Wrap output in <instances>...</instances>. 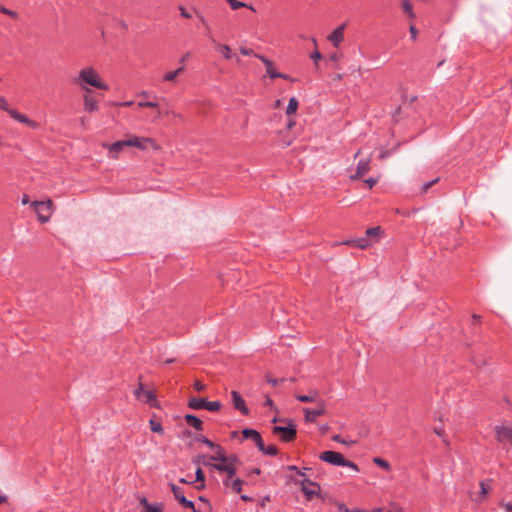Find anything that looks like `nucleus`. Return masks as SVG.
I'll return each instance as SVG.
<instances>
[{"mask_svg":"<svg viewBox=\"0 0 512 512\" xmlns=\"http://www.w3.org/2000/svg\"><path fill=\"white\" fill-rule=\"evenodd\" d=\"M195 481L200 482V485L196 486L198 490L203 489L205 487V475L201 468H197L195 472Z\"/></svg>","mask_w":512,"mask_h":512,"instance_id":"a878e982","label":"nucleus"},{"mask_svg":"<svg viewBox=\"0 0 512 512\" xmlns=\"http://www.w3.org/2000/svg\"><path fill=\"white\" fill-rule=\"evenodd\" d=\"M263 454L269 456H276L278 454V449L274 445L265 446L263 443V448L259 449Z\"/></svg>","mask_w":512,"mask_h":512,"instance_id":"7c9ffc66","label":"nucleus"},{"mask_svg":"<svg viewBox=\"0 0 512 512\" xmlns=\"http://www.w3.org/2000/svg\"><path fill=\"white\" fill-rule=\"evenodd\" d=\"M241 434H242L243 439L252 440L258 449L263 448V439H262L261 434L257 430L251 429V428H244L241 431Z\"/></svg>","mask_w":512,"mask_h":512,"instance_id":"ddd939ff","label":"nucleus"},{"mask_svg":"<svg viewBox=\"0 0 512 512\" xmlns=\"http://www.w3.org/2000/svg\"><path fill=\"white\" fill-rule=\"evenodd\" d=\"M188 407L194 410L206 409L210 412H216L221 409L220 401H208L206 398L192 397L188 401Z\"/></svg>","mask_w":512,"mask_h":512,"instance_id":"20e7f679","label":"nucleus"},{"mask_svg":"<svg viewBox=\"0 0 512 512\" xmlns=\"http://www.w3.org/2000/svg\"><path fill=\"white\" fill-rule=\"evenodd\" d=\"M171 115L176 118V119H179L180 121H183V117L180 113H177L175 111H171Z\"/></svg>","mask_w":512,"mask_h":512,"instance_id":"13d9d810","label":"nucleus"},{"mask_svg":"<svg viewBox=\"0 0 512 512\" xmlns=\"http://www.w3.org/2000/svg\"><path fill=\"white\" fill-rule=\"evenodd\" d=\"M287 470L294 471L298 476H300L301 480H293L296 485L301 486V491L305 495L308 501L312 500L314 497L320 496L321 487L317 482H314L307 478L306 473L301 470L296 465L287 466Z\"/></svg>","mask_w":512,"mask_h":512,"instance_id":"f03ea898","label":"nucleus"},{"mask_svg":"<svg viewBox=\"0 0 512 512\" xmlns=\"http://www.w3.org/2000/svg\"><path fill=\"white\" fill-rule=\"evenodd\" d=\"M480 488H481V491H480L481 497H485L488 493V488L486 487V484L484 481L480 482Z\"/></svg>","mask_w":512,"mask_h":512,"instance_id":"864d4df0","label":"nucleus"},{"mask_svg":"<svg viewBox=\"0 0 512 512\" xmlns=\"http://www.w3.org/2000/svg\"><path fill=\"white\" fill-rule=\"evenodd\" d=\"M380 233L381 228L379 226L371 227L366 230L365 237H367L370 240H373V242H376L378 240Z\"/></svg>","mask_w":512,"mask_h":512,"instance_id":"b1692460","label":"nucleus"},{"mask_svg":"<svg viewBox=\"0 0 512 512\" xmlns=\"http://www.w3.org/2000/svg\"><path fill=\"white\" fill-rule=\"evenodd\" d=\"M401 7L403 12L407 15L409 21L413 22L416 19V14L413 10L412 4L409 0H402Z\"/></svg>","mask_w":512,"mask_h":512,"instance_id":"4be33fe9","label":"nucleus"},{"mask_svg":"<svg viewBox=\"0 0 512 512\" xmlns=\"http://www.w3.org/2000/svg\"><path fill=\"white\" fill-rule=\"evenodd\" d=\"M273 434L279 435L283 442H291L296 438V426L289 423L288 426H274Z\"/></svg>","mask_w":512,"mask_h":512,"instance_id":"0eeeda50","label":"nucleus"},{"mask_svg":"<svg viewBox=\"0 0 512 512\" xmlns=\"http://www.w3.org/2000/svg\"><path fill=\"white\" fill-rule=\"evenodd\" d=\"M332 440L339 442V443L348 444V442H346L344 439H342L340 435L333 436Z\"/></svg>","mask_w":512,"mask_h":512,"instance_id":"4d7b16f0","label":"nucleus"},{"mask_svg":"<svg viewBox=\"0 0 512 512\" xmlns=\"http://www.w3.org/2000/svg\"><path fill=\"white\" fill-rule=\"evenodd\" d=\"M499 506L504 509L505 512H512V503L501 501Z\"/></svg>","mask_w":512,"mask_h":512,"instance_id":"49530a36","label":"nucleus"},{"mask_svg":"<svg viewBox=\"0 0 512 512\" xmlns=\"http://www.w3.org/2000/svg\"><path fill=\"white\" fill-rule=\"evenodd\" d=\"M230 7L233 9V10H237V9H240V8H249L251 10L254 11V8L252 6H249L247 5L246 3L244 2H241V1H238V0H232L230 1Z\"/></svg>","mask_w":512,"mask_h":512,"instance_id":"c9c22d12","label":"nucleus"},{"mask_svg":"<svg viewBox=\"0 0 512 512\" xmlns=\"http://www.w3.org/2000/svg\"><path fill=\"white\" fill-rule=\"evenodd\" d=\"M340 59V55L337 54V53H333L329 56V60L332 61V62H335L337 63Z\"/></svg>","mask_w":512,"mask_h":512,"instance_id":"6e6d98bb","label":"nucleus"},{"mask_svg":"<svg viewBox=\"0 0 512 512\" xmlns=\"http://www.w3.org/2000/svg\"><path fill=\"white\" fill-rule=\"evenodd\" d=\"M9 115L16 121L20 122V123H23V124H26L27 126H29L30 128L32 129H37L39 127V124L34 121V120H31L30 118H28L26 115L18 112L17 110H11L9 111Z\"/></svg>","mask_w":512,"mask_h":512,"instance_id":"dca6fc26","label":"nucleus"},{"mask_svg":"<svg viewBox=\"0 0 512 512\" xmlns=\"http://www.w3.org/2000/svg\"><path fill=\"white\" fill-rule=\"evenodd\" d=\"M127 141V146L129 147H135L141 151H146L149 148H152L153 150H159L160 146L149 137H138V136H131Z\"/></svg>","mask_w":512,"mask_h":512,"instance_id":"39448f33","label":"nucleus"},{"mask_svg":"<svg viewBox=\"0 0 512 512\" xmlns=\"http://www.w3.org/2000/svg\"><path fill=\"white\" fill-rule=\"evenodd\" d=\"M185 70V66L182 65L180 66L179 68H177L176 70L174 71H169V72H166L163 77H162V81L164 82H174L176 80V78L182 74Z\"/></svg>","mask_w":512,"mask_h":512,"instance_id":"412c9836","label":"nucleus"},{"mask_svg":"<svg viewBox=\"0 0 512 512\" xmlns=\"http://www.w3.org/2000/svg\"><path fill=\"white\" fill-rule=\"evenodd\" d=\"M232 481H233L232 479H229V477H226L225 479H223V485L225 487H229V486H231Z\"/></svg>","mask_w":512,"mask_h":512,"instance_id":"680f3d73","label":"nucleus"},{"mask_svg":"<svg viewBox=\"0 0 512 512\" xmlns=\"http://www.w3.org/2000/svg\"><path fill=\"white\" fill-rule=\"evenodd\" d=\"M365 183L369 186V188H372L373 186L376 185L377 179H375V178H368V179L365 180Z\"/></svg>","mask_w":512,"mask_h":512,"instance_id":"5fc2aeb1","label":"nucleus"},{"mask_svg":"<svg viewBox=\"0 0 512 512\" xmlns=\"http://www.w3.org/2000/svg\"><path fill=\"white\" fill-rule=\"evenodd\" d=\"M169 487H170V489H171L175 499L180 503L181 502V495H184V492H183L182 488L178 487L174 483H170Z\"/></svg>","mask_w":512,"mask_h":512,"instance_id":"c756f323","label":"nucleus"},{"mask_svg":"<svg viewBox=\"0 0 512 512\" xmlns=\"http://www.w3.org/2000/svg\"><path fill=\"white\" fill-rule=\"evenodd\" d=\"M195 15H196V17H197V19H198L199 23H200V24H201L205 29L209 30V29H210V27H209V24H208V22H207L206 18H205V17H204V16H203L199 11H195Z\"/></svg>","mask_w":512,"mask_h":512,"instance_id":"a19ab883","label":"nucleus"},{"mask_svg":"<svg viewBox=\"0 0 512 512\" xmlns=\"http://www.w3.org/2000/svg\"><path fill=\"white\" fill-rule=\"evenodd\" d=\"M137 105L139 108H158V103L154 101H140Z\"/></svg>","mask_w":512,"mask_h":512,"instance_id":"ea45409f","label":"nucleus"},{"mask_svg":"<svg viewBox=\"0 0 512 512\" xmlns=\"http://www.w3.org/2000/svg\"><path fill=\"white\" fill-rule=\"evenodd\" d=\"M217 50L223 55V57L227 60L232 58L231 48L226 44H219L217 46Z\"/></svg>","mask_w":512,"mask_h":512,"instance_id":"cd10ccee","label":"nucleus"},{"mask_svg":"<svg viewBox=\"0 0 512 512\" xmlns=\"http://www.w3.org/2000/svg\"><path fill=\"white\" fill-rule=\"evenodd\" d=\"M144 401L151 407H157V399L155 394L152 391H146L144 396Z\"/></svg>","mask_w":512,"mask_h":512,"instance_id":"bb28decb","label":"nucleus"},{"mask_svg":"<svg viewBox=\"0 0 512 512\" xmlns=\"http://www.w3.org/2000/svg\"><path fill=\"white\" fill-rule=\"evenodd\" d=\"M373 243V240L368 239L365 236L359 237L355 239V247L360 249H366L370 247Z\"/></svg>","mask_w":512,"mask_h":512,"instance_id":"393cba45","label":"nucleus"},{"mask_svg":"<svg viewBox=\"0 0 512 512\" xmlns=\"http://www.w3.org/2000/svg\"><path fill=\"white\" fill-rule=\"evenodd\" d=\"M303 411L305 414V421L309 423H314L317 417L325 413V403L323 400H319L317 403V407L304 408Z\"/></svg>","mask_w":512,"mask_h":512,"instance_id":"9d476101","label":"nucleus"},{"mask_svg":"<svg viewBox=\"0 0 512 512\" xmlns=\"http://www.w3.org/2000/svg\"><path fill=\"white\" fill-rule=\"evenodd\" d=\"M21 202H22V204H23V205L28 204V203H29V197H28V195L24 194V195H23V197H22V199H21Z\"/></svg>","mask_w":512,"mask_h":512,"instance_id":"69168bd1","label":"nucleus"},{"mask_svg":"<svg viewBox=\"0 0 512 512\" xmlns=\"http://www.w3.org/2000/svg\"><path fill=\"white\" fill-rule=\"evenodd\" d=\"M346 24L343 23L335 28L328 36V40L335 48H339L341 42L344 40V31Z\"/></svg>","mask_w":512,"mask_h":512,"instance_id":"f8f14e48","label":"nucleus"},{"mask_svg":"<svg viewBox=\"0 0 512 512\" xmlns=\"http://www.w3.org/2000/svg\"><path fill=\"white\" fill-rule=\"evenodd\" d=\"M342 244L355 247V239L346 240V241L342 242Z\"/></svg>","mask_w":512,"mask_h":512,"instance_id":"bf43d9fd","label":"nucleus"},{"mask_svg":"<svg viewBox=\"0 0 512 512\" xmlns=\"http://www.w3.org/2000/svg\"><path fill=\"white\" fill-rule=\"evenodd\" d=\"M90 92H85L83 96V104L84 110L91 113L98 110V103L96 99L89 94Z\"/></svg>","mask_w":512,"mask_h":512,"instance_id":"6ab92c4d","label":"nucleus"},{"mask_svg":"<svg viewBox=\"0 0 512 512\" xmlns=\"http://www.w3.org/2000/svg\"><path fill=\"white\" fill-rule=\"evenodd\" d=\"M144 512H162V509L160 507L147 504V507Z\"/></svg>","mask_w":512,"mask_h":512,"instance_id":"3c124183","label":"nucleus"},{"mask_svg":"<svg viewBox=\"0 0 512 512\" xmlns=\"http://www.w3.org/2000/svg\"><path fill=\"white\" fill-rule=\"evenodd\" d=\"M188 56H189V53H186L184 56H182V58L180 59L181 66L184 65V62L186 61Z\"/></svg>","mask_w":512,"mask_h":512,"instance_id":"338daca9","label":"nucleus"},{"mask_svg":"<svg viewBox=\"0 0 512 512\" xmlns=\"http://www.w3.org/2000/svg\"><path fill=\"white\" fill-rule=\"evenodd\" d=\"M0 109L3 111H6L8 114H9V111L12 110L9 107L7 100L3 96H0Z\"/></svg>","mask_w":512,"mask_h":512,"instance_id":"c03bdc74","label":"nucleus"},{"mask_svg":"<svg viewBox=\"0 0 512 512\" xmlns=\"http://www.w3.org/2000/svg\"><path fill=\"white\" fill-rule=\"evenodd\" d=\"M238 462V457L235 454H231L228 456V458H226V460H223V462L211 463L209 461H203V464L205 466H210L216 471L222 473L228 471L230 466H232L233 464H237Z\"/></svg>","mask_w":512,"mask_h":512,"instance_id":"1a4fd4ad","label":"nucleus"},{"mask_svg":"<svg viewBox=\"0 0 512 512\" xmlns=\"http://www.w3.org/2000/svg\"><path fill=\"white\" fill-rule=\"evenodd\" d=\"M180 504L183 507H185V508L191 509L192 511L194 509H196L193 501L186 499V497L184 495H181V502H180Z\"/></svg>","mask_w":512,"mask_h":512,"instance_id":"58836bf2","label":"nucleus"},{"mask_svg":"<svg viewBox=\"0 0 512 512\" xmlns=\"http://www.w3.org/2000/svg\"><path fill=\"white\" fill-rule=\"evenodd\" d=\"M0 12L4 15H7L13 19H18V13L6 8L4 5L0 4Z\"/></svg>","mask_w":512,"mask_h":512,"instance_id":"4c0bfd02","label":"nucleus"},{"mask_svg":"<svg viewBox=\"0 0 512 512\" xmlns=\"http://www.w3.org/2000/svg\"><path fill=\"white\" fill-rule=\"evenodd\" d=\"M73 83L84 92H91L90 87L107 91L109 86L102 81L99 73L92 67L82 68L73 79Z\"/></svg>","mask_w":512,"mask_h":512,"instance_id":"f257e3e1","label":"nucleus"},{"mask_svg":"<svg viewBox=\"0 0 512 512\" xmlns=\"http://www.w3.org/2000/svg\"><path fill=\"white\" fill-rule=\"evenodd\" d=\"M370 171V159H361L356 168V172L350 175L352 181L361 179Z\"/></svg>","mask_w":512,"mask_h":512,"instance_id":"4468645a","label":"nucleus"},{"mask_svg":"<svg viewBox=\"0 0 512 512\" xmlns=\"http://www.w3.org/2000/svg\"><path fill=\"white\" fill-rule=\"evenodd\" d=\"M267 381H268V383H270L273 387H275V386L278 384V382H279V380H278V379H274V378H268V379H267Z\"/></svg>","mask_w":512,"mask_h":512,"instance_id":"052dcab7","label":"nucleus"},{"mask_svg":"<svg viewBox=\"0 0 512 512\" xmlns=\"http://www.w3.org/2000/svg\"><path fill=\"white\" fill-rule=\"evenodd\" d=\"M126 143V140H119L107 146L109 157L112 159H118V156L123 151V149L128 147Z\"/></svg>","mask_w":512,"mask_h":512,"instance_id":"f3484780","label":"nucleus"},{"mask_svg":"<svg viewBox=\"0 0 512 512\" xmlns=\"http://www.w3.org/2000/svg\"><path fill=\"white\" fill-rule=\"evenodd\" d=\"M295 397L298 401L304 402V403H318V401L320 400L318 398V394L316 392H312L309 395L299 394V395H296Z\"/></svg>","mask_w":512,"mask_h":512,"instance_id":"5701e85b","label":"nucleus"},{"mask_svg":"<svg viewBox=\"0 0 512 512\" xmlns=\"http://www.w3.org/2000/svg\"><path fill=\"white\" fill-rule=\"evenodd\" d=\"M439 181V178H435L431 181H428V182H425L422 187H421V192L422 193H426L428 192V190L434 185L436 184L437 182Z\"/></svg>","mask_w":512,"mask_h":512,"instance_id":"79ce46f5","label":"nucleus"},{"mask_svg":"<svg viewBox=\"0 0 512 512\" xmlns=\"http://www.w3.org/2000/svg\"><path fill=\"white\" fill-rule=\"evenodd\" d=\"M494 431L496 440L500 444L509 443L512 446V424L496 425Z\"/></svg>","mask_w":512,"mask_h":512,"instance_id":"6e6552de","label":"nucleus"},{"mask_svg":"<svg viewBox=\"0 0 512 512\" xmlns=\"http://www.w3.org/2000/svg\"><path fill=\"white\" fill-rule=\"evenodd\" d=\"M312 42H313L314 46L316 47V49L314 52H312V54L310 55V58L315 62V65L317 66L318 65L317 61L322 58V54L317 50L316 38H312Z\"/></svg>","mask_w":512,"mask_h":512,"instance_id":"e433bc0d","label":"nucleus"},{"mask_svg":"<svg viewBox=\"0 0 512 512\" xmlns=\"http://www.w3.org/2000/svg\"><path fill=\"white\" fill-rule=\"evenodd\" d=\"M320 460L330 463L335 466H341V467H349L355 471H358V466L356 463L347 460L343 457V455L336 451L327 450L320 454L319 456Z\"/></svg>","mask_w":512,"mask_h":512,"instance_id":"7ed1b4c3","label":"nucleus"},{"mask_svg":"<svg viewBox=\"0 0 512 512\" xmlns=\"http://www.w3.org/2000/svg\"><path fill=\"white\" fill-rule=\"evenodd\" d=\"M205 388H206V385H205V384H203L201 381L196 380V381L194 382V389H195L196 391L201 392V391H204V390H205Z\"/></svg>","mask_w":512,"mask_h":512,"instance_id":"09e8293b","label":"nucleus"},{"mask_svg":"<svg viewBox=\"0 0 512 512\" xmlns=\"http://www.w3.org/2000/svg\"><path fill=\"white\" fill-rule=\"evenodd\" d=\"M145 392L146 391L144 390V385L142 383H139L138 388L135 389L134 391V395L137 399H141L144 396Z\"/></svg>","mask_w":512,"mask_h":512,"instance_id":"37998d69","label":"nucleus"},{"mask_svg":"<svg viewBox=\"0 0 512 512\" xmlns=\"http://www.w3.org/2000/svg\"><path fill=\"white\" fill-rule=\"evenodd\" d=\"M243 484H244L243 480H241L240 478H236V479H233L230 487L233 490V492L240 493L242 491Z\"/></svg>","mask_w":512,"mask_h":512,"instance_id":"473e14b6","label":"nucleus"},{"mask_svg":"<svg viewBox=\"0 0 512 512\" xmlns=\"http://www.w3.org/2000/svg\"><path fill=\"white\" fill-rule=\"evenodd\" d=\"M298 108V100L295 97L289 99L286 113L288 115L294 114Z\"/></svg>","mask_w":512,"mask_h":512,"instance_id":"c85d7f7f","label":"nucleus"},{"mask_svg":"<svg viewBox=\"0 0 512 512\" xmlns=\"http://www.w3.org/2000/svg\"><path fill=\"white\" fill-rule=\"evenodd\" d=\"M255 57L260 59L266 67V73L271 79H275L281 76L280 72H276L273 67V62L263 55L255 54Z\"/></svg>","mask_w":512,"mask_h":512,"instance_id":"a211bd4d","label":"nucleus"},{"mask_svg":"<svg viewBox=\"0 0 512 512\" xmlns=\"http://www.w3.org/2000/svg\"><path fill=\"white\" fill-rule=\"evenodd\" d=\"M409 32H410V35H411V39L413 41L416 40L417 34H418V30L416 29L415 25L412 24V23L409 26Z\"/></svg>","mask_w":512,"mask_h":512,"instance_id":"de8ad7c7","label":"nucleus"},{"mask_svg":"<svg viewBox=\"0 0 512 512\" xmlns=\"http://www.w3.org/2000/svg\"><path fill=\"white\" fill-rule=\"evenodd\" d=\"M373 462L378 465L379 467L383 468L384 470L386 471H390L391 470V465L389 464V462L383 458H380V457H375L373 459Z\"/></svg>","mask_w":512,"mask_h":512,"instance_id":"2f4dec72","label":"nucleus"},{"mask_svg":"<svg viewBox=\"0 0 512 512\" xmlns=\"http://www.w3.org/2000/svg\"><path fill=\"white\" fill-rule=\"evenodd\" d=\"M265 405L267 406H272L273 405V401L271 398L267 397L266 400H265Z\"/></svg>","mask_w":512,"mask_h":512,"instance_id":"774afa93","label":"nucleus"},{"mask_svg":"<svg viewBox=\"0 0 512 512\" xmlns=\"http://www.w3.org/2000/svg\"><path fill=\"white\" fill-rule=\"evenodd\" d=\"M195 440L198 442H201L208 446L209 448L213 449L216 446V443L212 442L210 439H208L206 436L200 434L195 437Z\"/></svg>","mask_w":512,"mask_h":512,"instance_id":"f704fd0d","label":"nucleus"},{"mask_svg":"<svg viewBox=\"0 0 512 512\" xmlns=\"http://www.w3.org/2000/svg\"><path fill=\"white\" fill-rule=\"evenodd\" d=\"M213 450L215 451V453L213 455H210L208 457L199 456L198 460H195L194 462L200 463V459L202 458L203 461H209L211 463H213V462L216 463V462H223V460H226V458H228V456L225 453L224 448L222 446H220L219 444H216V446L213 448Z\"/></svg>","mask_w":512,"mask_h":512,"instance_id":"9b49d317","label":"nucleus"},{"mask_svg":"<svg viewBox=\"0 0 512 512\" xmlns=\"http://www.w3.org/2000/svg\"><path fill=\"white\" fill-rule=\"evenodd\" d=\"M231 398H232L233 407L236 410L240 411L241 414L245 415V416L249 414V409L246 406L244 399L237 391L231 392Z\"/></svg>","mask_w":512,"mask_h":512,"instance_id":"2eb2a0df","label":"nucleus"},{"mask_svg":"<svg viewBox=\"0 0 512 512\" xmlns=\"http://www.w3.org/2000/svg\"><path fill=\"white\" fill-rule=\"evenodd\" d=\"M184 419H185L186 423L188 425H190L191 427H193L195 430H197V431L203 430V422L197 416L192 415V414H187V415H185Z\"/></svg>","mask_w":512,"mask_h":512,"instance_id":"aec40b11","label":"nucleus"},{"mask_svg":"<svg viewBox=\"0 0 512 512\" xmlns=\"http://www.w3.org/2000/svg\"><path fill=\"white\" fill-rule=\"evenodd\" d=\"M35 212L37 213L40 222L45 223L51 218L52 201H34L32 202Z\"/></svg>","mask_w":512,"mask_h":512,"instance_id":"423d86ee","label":"nucleus"},{"mask_svg":"<svg viewBox=\"0 0 512 512\" xmlns=\"http://www.w3.org/2000/svg\"><path fill=\"white\" fill-rule=\"evenodd\" d=\"M389 154H390L389 151L383 150V151H381L379 157H380V159H385L386 157L389 156Z\"/></svg>","mask_w":512,"mask_h":512,"instance_id":"e2e57ef3","label":"nucleus"},{"mask_svg":"<svg viewBox=\"0 0 512 512\" xmlns=\"http://www.w3.org/2000/svg\"><path fill=\"white\" fill-rule=\"evenodd\" d=\"M149 425H150L151 431H153L155 433H159V434H163L164 433L163 427H162L160 422L151 419L149 421Z\"/></svg>","mask_w":512,"mask_h":512,"instance_id":"72a5a7b5","label":"nucleus"},{"mask_svg":"<svg viewBox=\"0 0 512 512\" xmlns=\"http://www.w3.org/2000/svg\"><path fill=\"white\" fill-rule=\"evenodd\" d=\"M236 465L237 464H233L232 466H230L228 471L225 472V473H227V477H229V479H232L234 477V475L236 474Z\"/></svg>","mask_w":512,"mask_h":512,"instance_id":"603ef678","label":"nucleus"},{"mask_svg":"<svg viewBox=\"0 0 512 512\" xmlns=\"http://www.w3.org/2000/svg\"><path fill=\"white\" fill-rule=\"evenodd\" d=\"M240 53L244 56H254L255 57V52L250 49V48H247V47H241L240 48Z\"/></svg>","mask_w":512,"mask_h":512,"instance_id":"a18cd8bd","label":"nucleus"},{"mask_svg":"<svg viewBox=\"0 0 512 512\" xmlns=\"http://www.w3.org/2000/svg\"><path fill=\"white\" fill-rule=\"evenodd\" d=\"M339 511L349 512L348 508L343 503L338 504Z\"/></svg>","mask_w":512,"mask_h":512,"instance_id":"0e129e2a","label":"nucleus"},{"mask_svg":"<svg viewBox=\"0 0 512 512\" xmlns=\"http://www.w3.org/2000/svg\"><path fill=\"white\" fill-rule=\"evenodd\" d=\"M180 15L186 19H190L192 14H190L185 7L179 6Z\"/></svg>","mask_w":512,"mask_h":512,"instance_id":"8fccbe9b","label":"nucleus"}]
</instances>
